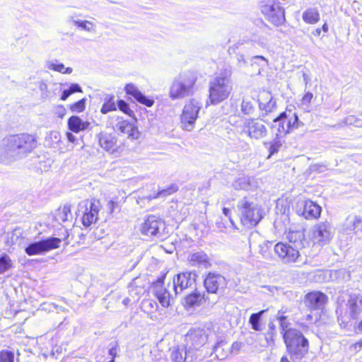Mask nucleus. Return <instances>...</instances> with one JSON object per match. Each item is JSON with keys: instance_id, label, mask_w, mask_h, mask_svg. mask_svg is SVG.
<instances>
[{"instance_id": "obj_1", "label": "nucleus", "mask_w": 362, "mask_h": 362, "mask_svg": "<svg viewBox=\"0 0 362 362\" xmlns=\"http://www.w3.org/2000/svg\"><path fill=\"white\" fill-rule=\"evenodd\" d=\"M197 275L195 272H185L177 274L174 276L173 283H170L167 286H164L165 276H163L157 279L152 284V293L157 298L160 305L164 308H168L170 305V300L173 295L170 289L176 296L188 288H194L196 284Z\"/></svg>"}, {"instance_id": "obj_2", "label": "nucleus", "mask_w": 362, "mask_h": 362, "mask_svg": "<svg viewBox=\"0 0 362 362\" xmlns=\"http://www.w3.org/2000/svg\"><path fill=\"white\" fill-rule=\"evenodd\" d=\"M37 141L29 134L8 136L0 141V162L10 163L26 156L35 148Z\"/></svg>"}, {"instance_id": "obj_3", "label": "nucleus", "mask_w": 362, "mask_h": 362, "mask_svg": "<svg viewBox=\"0 0 362 362\" xmlns=\"http://www.w3.org/2000/svg\"><path fill=\"white\" fill-rule=\"evenodd\" d=\"M286 351L293 362H300L309 350V341L298 329H290L284 334Z\"/></svg>"}, {"instance_id": "obj_4", "label": "nucleus", "mask_w": 362, "mask_h": 362, "mask_svg": "<svg viewBox=\"0 0 362 362\" xmlns=\"http://www.w3.org/2000/svg\"><path fill=\"white\" fill-rule=\"evenodd\" d=\"M237 209L241 223L247 228L257 226L263 218L261 206L252 197H245L240 199Z\"/></svg>"}, {"instance_id": "obj_5", "label": "nucleus", "mask_w": 362, "mask_h": 362, "mask_svg": "<svg viewBox=\"0 0 362 362\" xmlns=\"http://www.w3.org/2000/svg\"><path fill=\"white\" fill-rule=\"evenodd\" d=\"M196 79L191 72H184L176 76L170 88L169 96L173 100L181 99L192 92Z\"/></svg>"}, {"instance_id": "obj_6", "label": "nucleus", "mask_w": 362, "mask_h": 362, "mask_svg": "<svg viewBox=\"0 0 362 362\" xmlns=\"http://www.w3.org/2000/svg\"><path fill=\"white\" fill-rule=\"evenodd\" d=\"M231 90L232 83L229 76H216L210 83L209 100L213 104L219 103L228 98Z\"/></svg>"}, {"instance_id": "obj_7", "label": "nucleus", "mask_w": 362, "mask_h": 362, "mask_svg": "<svg viewBox=\"0 0 362 362\" xmlns=\"http://www.w3.org/2000/svg\"><path fill=\"white\" fill-rule=\"evenodd\" d=\"M261 11L267 20L275 26H279L285 21L284 8L277 0H262L261 1Z\"/></svg>"}, {"instance_id": "obj_8", "label": "nucleus", "mask_w": 362, "mask_h": 362, "mask_svg": "<svg viewBox=\"0 0 362 362\" xmlns=\"http://www.w3.org/2000/svg\"><path fill=\"white\" fill-rule=\"evenodd\" d=\"M202 104L195 99L190 100L182 110L180 116V126L183 130L191 132L194 129Z\"/></svg>"}, {"instance_id": "obj_9", "label": "nucleus", "mask_w": 362, "mask_h": 362, "mask_svg": "<svg viewBox=\"0 0 362 362\" xmlns=\"http://www.w3.org/2000/svg\"><path fill=\"white\" fill-rule=\"evenodd\" d=\"M100 203L98 200H83L78 204V213H81L82 223L85 227L90 226L98 220V214L100 209Z\"/></svg>"}, {"instance_id": "obj_10", "label": "nucleus", "mask_w": 362, "mask_h": 362, "mask_svg": "<svg viewBox=\"0 0 362 362\" xmlns=\"http://www.w3.org/2000/svg\"><path fill=\"white\" fill-rule=\"evenodd\" d=\"M241 134L247 135L250 139L259 140L267 136L268 130L264 120L249 118L244 121Z\"/></svg>"}, {"instance_id": "obj_11", "label": "nucleus", "mask_w": 362, "mask_h": 362, "mask_svg": "<svg viewBox=\"0 0 362 362\" xmlns=\"http://www.w3.org/2000/svg\"><path fill=\"white\" fill-rule=\"evenodd\" d=\"M165 229V221L160 216L151 214L145 218L141 232L146 235L163 238Z\"/></svg>"}, {"instance_id": "obj_12", "label": "nucleus", "mask_w": 362, "mask_h": 362, "mask_svg": "<svg viewBox=\"0 0 362 362\" xmlns=\"http://www.w3.org/2000/svg\"><path fill=\"white\" fill-rule=\"evenodd\" d=\"M61 239L55 237L48 238L29 244L25 249L28 255H42L52 250L58 248Z\"/></svg>"}, {"instance_id": "obj_13", "label": "nucleus", "mask_w": 362, "mask_h": 362, "mask_svg": "<svg viewBox=\"0 0 362 362\" xmlns=\"http://www.w3.org/2000/svg\"><path fill=\"white\" fill-rule=\"evenodd\" d=\"M274 253L284 264H292L298 262L299 250L288 243H278L274 247Z\"/></svg>"}, {"instance_id": "obj_14", "label": "nucleus", "mask_w": 362, "mask_h": 362, "mask_svg": "<svg viewBox=\"0 0 362 362\" xmlns=\"http://www.w3.org/2000/svg\"><path fill=\"white\" fill-rule=\"evenodd\" d=\"M213 335L212 332L209 328H193L189 331L186 338L190 346L196 349L203 346Z\"/></svg>"}, {"instance_id": "obj_15", "label": "nucleus", "mask_w": 362, "mask_h": 362, "mask_svg": "<svg viewBox=\"0 0 362 362\" xmlns=\"http://www.w3.org/2000/svg\"><path fill=\"white\" fill-rule=\"evenodd\" d=\"M334 229L330 223L325 221L316 224L313 229L314 240L320 245L329 242L334 235Z\"/></svg>"}, {"instance_id": "obj_16", "label": "nucleus", "mask_w": 362, "mask_h": 362, "mask_svg": "<svg viewBox=\"0 0 362 362\" xmlns=\"http://www.w3.org/2000/svg\"><path fill=\"white\" fill-rule=\"evenodd\" d=\"M204 285L208 293H216L219 289L227 285L226 278L216 272H209L206 274Z\"/></svg>"}, {"instance_id": "obj_17", "label": "nucleus", "mask_w": 362, "mask_h": 362, "mask_svg": "<svg viewBox=\"0 0 362 362\" xmlns=\"http://www.w3.org/2000/svg\"><path fill=\"white\" fill-rule=\"evenodd\" d=\"M327 296L320 291L310 292L305 296L304 303L310 310H320L327 302Z\"/></svg>"}, {"instance_id": "obj_18", "label": "nucleus", "mask_w": 362, "mask_h": 362, "mask_svg": "<svg viewBox=\"0 0 362 362\" xmlns=\"http://www.w3.org/2000/svg\"><path fill=\"white\" fill-rule=\"evenodd\" d=\"M188 261L191 266L201 269H207L212 266L211 259L202 250L192 252L188 257Z\"/></svg>"}, {"instance_id": "obj_19", "label": "nucleus", "mask_w": 362, "mask_h": 362, "mask_svg": "<svg viewBox=\"0 0 362 362\" xmlns=\"http://www.w3.org/2000/svg\"><path fill=\"white\" fill-rule=\"evenodd\" d=\"M345 305L346 309L351 312V315L359 317L362 312V294L360 293H348Z\"/></svg>"}, {"instance_id": "obj_20", "label": "nucleus", "mask_w": 362, "mask_h": 362, "mask_svg": "<svg viewBox=\"0 0 362 362\" xmlns=\"http://www.w3.org/2000/svg\"><path fill=\"white\" fill-rule=\"evenodd\" d=\"M99 144L105 151L114 153L117 151L118 146L117 144V138L114 134L107 132H100L98 135Z\"/></svg>"}, {"instance_id": "obj_21", "label": "nucleus", "mask_w": 362, "mask_h": 362, "mask_svg": "<svg viewBox=\"0 0 362 362\" xmlns=\"http://www.w3.org/2000/svg\"><path fill=\"white\" fill-rule=\"evenodd\" d=\"M336 312L338 315V322L340 327L343 329H350L354 321L358 317L351 315V312L348 310L346 309V310H344L342 304L337 308Z\"/></svg>"}, {"instance_id": "obj_22", "label": "nucleus", "mask_w": 362, "mask_h": 362, "mask_svg": "<svg viewBox=\"0 0 362 362\" xmlns=\"http://www.w3.org/2000/svg\"><path fill=\"white\" fill-rule=\"evenodd\" d=\"M115 129L120 133L127 134L129 138L132 139L139 138V132L137 128L127 120H118L115 125Z\"/></svg>"}, {"instance_id": "obj_23", "label": "nucleus", "mask_w": 362, "mask_h": 362, "mask_svg": "<svg viewBox=\"0 0 362 362\" xmlns=\"http://www.w3.org/2000/svg\"><path fill=\"white\" fill-rule=\"evenodd\" d=\"M127 94L133 96L139 103L147 107H151L154 100L144 95L134 85L129 83L125 86Z\"/></svg>"}, {"instance_id": "obj_24", "label": "nucleus", "mask_w": 362, "mask_h": 362, "mask_svg": "<svg viewBox=\"0 0 362 362\" xmlns=\"http://www.w3.org/2000/svg\"><path fill=\"white\" fill-rule=\"evenodd\" d=\"M321 207L310 200H306L303 202V209L302 215L306 219L317 218L320 216Z\"/></svg>"}, {"instance_id": "obj_25", "label": "nucleus", "mask_w": 362, "mask_h": 362, "mask_svg": "<svg viewBox=\"0 0 362 362\" xmlns=\"http://www.w3.org/2000/svg\"><path fill=\"white\" fill-rule=\"evenodd\" d=\"M259 107L261 110L264 111L265 114L273 112L276 109V100L269 92H264L261 95L259 100Z\"/></svg>"}, {"instance_id": "obj_26", "label": "nucleus", "mask_w": 362, "mask_h": 362, "mask_svg": "<svg viewBox=\"0 0 362 362\" xmlns=\"http://www.w3.org/2000/svg\"><path fill=\"white\" fill-rule=\"evenodd\" d=\"M282 119L286 122V132H290L291 129L298 127V117L296 113H292L291 111H289L288 114H287L286 112H281L280 115L276 118V120Z\"/></svg>"}, {"instance_id": "obj_27", "label": "nucleus", "mask_w": 362, "mask_h": 362, "mask_svg": "<svg viewBox=\"0 0 362 362\" xmlns=\"http://www.w3.org/2000/svg\"><path fill=\"white\" fill-rule=\"evenodd\" d=\"M249 144L246 141L239 140L238 144H236L235 150L230 148L227 149V156L233 163H237L240 160V156L238 152L247 151L249 150Z\"/></svg>"}, {"instance_id": "obj_28", "label": "nucleus", "mask_w": 362, "mask_h": 362, "mask_svg": "<svg viewBox=\"0 0 362 362\" xmlns=\"http://www.w3.org/2000/svg\"><path fill=\"white\" fill-rule=\"evenodd\" d=\"M89 125L88 122L83 121L78 116H71L68 119L69 129L76 133L87 129Z\"/></svg>"}, {"instance_id": "obj_29", "label": "nucleus", "mask_w": 362, "mask_h": 362, "mask_svg": "<svg viewBox=\"0 0 362 362\" xmlns=\"http://www.w3.org/2000/svg\"><path fill=\"white\" fill-rule=\"evenodd\" d=\"M205 300V294L196 290L185 297L184 304L187 307L199 306L202 305Z\"/></svg>"}, {"instance_id": "obj_30", "label": "nucleus", "mask_w": 362, "mask_h": 362, "mask_svg": "<svg viewBox=\"0 0 362 362\" xmlns=\"http://www.w3.org/2000/svg\"><path fill=\"white\" fill-rule=\"evenodd\" d=\"M286 238L288 240L289 243H293V246L298 250L304 247L303 242L305 240V235L301 230H290L286 235Z\"/></svg>"}, {"instance_id": "obj_31", "label": "nucleus", "mask_w": 362, "mask_h": 362, "mask_svg": "<svg viewBox=\"0 0 362 362\" xmlns=\"http://www.w3.org/2000/svg\"><path fill=\"white\" fill-rule=\"evenodd\" d=\"M184 351V362H199L203 359L202 351L199 349L189 346Z\"/></svg>"}, {"instance_id": "obj_32", "label": "nucleus", "mask_w": 362, "mask_h": 362, "mask_svg": "<svg viewBox=\"0 0 362 362\" xmlns=\"http://www.w3.org/2000/svg\"><path fill=\"white\" fill-rule=\"evenodd\" d=\"M71 218L72 214L69 204H65L63 207L59 208L54 214V219L59 223L70 221Z\"/></svg>"}, {"instance_id": "obj_33", "label": "nucleus", "mask_w": 362, "mask_h": 362, "mask_svg": "<svg viewBox=\"0 0 362 362\" xmlns=\"http://www.w3.org/2000/svg\"><path fill=\"white\" fill-rule=\"evenodd\" d=\"M129 292L134 299H138L145 292L144 286L140 284L139 278L134 279L129 286Z\"/></svg>"}, {"instance_id": "obj_34", "label": "nucleus", "mask_w": 362, "mask_h": 362, "mask_svg": "<svg viewBox=\"0 0 362 362\" xmlns=\"http://www.w3.org/2000/svg\"><path fill=\"white\" fill-rule=\"evenodd\" d=\"M45 66L48 69L53 70L62 74H70L73 71L72 68H65L64 65L62 63H58L57 59L47 62Z\"/></svg>"}, {"instance_id": "obj_35", "label": "nucleus", "mask_w": 362, "mask_h": 362, "mask_svg": "<svg viewBox=\"0 0 362 362\" xmlns=\"http://www.w3.org/2000/svg\"><path fill=\"white\" fill-rule=\"evenodd\" d=\"M345 226L349 230H362V218L358 216H349L346 221Z\"/></svg>"}, {"instance_id": "obj_36", "label": "nucleus", "mask_w": 362, "mask_h": 362, "mask_svg": "<svg viewBox=\"0 0 362 362\" xmlns=\"http://www.w3.org/2000/svg\"><path fill=\"white\" fill-rule=\"evenodd\" d=\"M303 19L308 23L313 24L319 21L320 14L315 8H309L303 13Z\"/></svg>"}, {"instance_id": "obj_37", "label": "nucleus", "mask_w": 362, "mask_h": 362, "mask_svg": "<svg viewBox=\"0 0 362 362\" xmlns=\"http://www.w3.org/2000/svg\"><path fill=\"white\" fill-rule=\"evenodd\" d=\"M13 268V262L6 254L0 256V274H4Z\"/></svg>"}, {"instance_id": "obj_38", "label": "nucleus", "mask_w": 362, "mask_h": 362, "mask_svg": "<svg viewBox=\"0 0 362 362\" xmlns=\"http://www.w3.org/2000/svg\"><path fill=\"white\" fill-rule=\"evenodd\" d=\"M266 312L265 310H261L257 313H252L249 318V323L251 325L252 329L255 331H261L260 320L263 314Z\"/></svg>"}, {"instance_id": "obj_39", "label": "nucleus", "mask_w": 362, "mask_h": 362, "mask_svg": "<svg viewBox=\"0 0 362 362\" xmlns=\"http://www.w3.org/2000/svg\"><path fill=\"white\" fill-rule=\"evenodd\" d=\"M116 105L115 102V97L113 95H107L105 98V102L100 109L103 114H107L109 112L116 110Z\"/></svg>"}, {"instance_id": "obj_40", "label": "nucleus", "mask_w": 362, "mask_h": 362, "mask_svg": "<svg viewBox=\"0 0 362 362\" xmlns=\"http://www.w3.org/2000/svg\"><path fill=\"white\" fill-rule=\"evenodd\" d=\"M185 351L180 347H173L170 349L171 362H184Z\"/></svg>"}, {"instance_id": "obj_41", "label": "nucleus", "mask_w": 362, "mask_h": 362, "mask_svg": "<svg viewBox=\"0 0 362 362\" xmlns=\"http://www.w3.org/2000/svg\"><path fill=\"white\" fill-rule=\"evenodd\" d=\"M177 190V187L175 185H171L170 187L163 189L162 190H159L156 194L153 195H149L146 198L148 201H151L153 199H157L159 197H165L173 192H175Z\"/></svg>"}, {"instance_id": "obj_42", "label": "nucleus", "mask_w": 362, "mask_h": 362, "mask_svg": "<svg viewBox=\"0 0 362 362\" xmlns=\"http://www.w3.org/2000/svg\"><path fill=\"white\" fill-rule=\"evenodd\" d=\"M69 21L73 23L76 26L86 31L90 32L93 30V23L90 21L75 20L73 16L69 17Z\"/></svg>"}, {"instance_id": "obj_43", "label": "nucleus", "mask_w": 362, "mask_h": 362, "mask_svg": "<svg viewBox=\"0 0 362 362\" xmlns=\"http://www.w3.org/2000/svg\"><path fill=\"white\" fill-rule=\"evenodd\" d=\"M276 319L279 322L280 329L281 330V332L282 334L283 339L284 338V334L286 332H287V331L290 329H296V328L289 327L290 323L286 320L287 317H286L284 315H281L280 311L278 312Z\"/></svg>"}, {"instance_id": "obj_44", "label": "nucleus", "mask_w": 362, "mask_h": 362, "mask_svg": "<svg viewBox=\"0 0 362 362\" xmlns=\"http://www.w3.org/2000/svg\"><path fill=\"white\" fill-rule=\"evenodd\" d=\"M240 110L244 115H250L254 113L255 107L250 100L244 98L241 103Z\"/></svg>"}, {"instance_id": "obj_45", "label": "nucleus", "mask_w": 362, "mask_h": 362, "mask_svg": "<svg viewBox=\"0 0 362 362\" xmlns=\"http://www.w3.org/2000/svg\"><path fill=\"white\" fill-rule=\"evenodd\" d=\"M250 186V179L245 177H240L236 180L233 183V187L235 189L248 190Z\"/></svg>"}, {"instance_id": "obj_46", "label": "nucleus", "mask_w": 362, "mask_h": 362, "mask_svg": "<svg viewBox=\"0 0 362 362\" xmlns=\"http://www.w3.org/2000/svg\"><path fill=\"white\" fill-rule=\"evenodd\" d=\"M268 327L269 329L266 334V340L269 344H274V339L276 336L275 325L273 322H269Z\"/></svg>"}, {"instance_id": "obj_47", "label": "nucleus", "mask_w": 362, "mask_h": 362, "mask_svg": "<svg viewBox=\"0 0 362 362\" xmlns=\"http://www.w3.org/2000/svg\"><path fill=\"white\" fill-rule=\"evenodd\" d=\"M86 99L82 98L78 101L70 105L69 109L73 112L80 113L83 112L86 108Z\"/></svg>"}, {"instance_id": "obj_48", "label": "nucleus", "mask_w": 362, "mask_h": 362, "mask_svg": "<svg viewBox=\"0 0 362 362\" xmlns=\"http://www.w3.org/2000/svg\"><path fill=\"white\" fill-rule=\"evenodd\" d=\"M14 354L9 350H1L0 351V362H13Z\"/></svg>"}, {"instance_id": "obj_49", "label": "nucleus", "mask_w": 362, "mask_h": 362, "mask_svg": "<svg viewBox=\"0 0 362 362\" xmlns=\"http://www.w3.org/2000/svg\"><path fill=\"white\" fill-rule=\"evenodd\" d=\"M271 243H264L262 245H259V252L262 255V257L267 259H272V255L269 251V245Z\"/></svg>"}, {"instance_id": "obj_50", "label": "nucleus", "mask_w": 362, "mask_h": 362, "mask_svg": "<svg viewBox=\"0 0 362 362\" xmlns=\"http://www.w3.org/2000/svg\"><path fill=\"white\" fill-rule=\"evenodd\" d=\"M265 145H269V157L274 155V153L279 151V148L281 146V142L278 139H274L272 142L267 144L265 143Z\"/></svg>"}, {"instance_id": "obj_51", "label": "nucleus", "mask_w": 362, "mask_h": 362, "mask_svg": "<svg viewBox=\"0 0 362 362\" xmlns=\"http://www.w3.org/2000/svg\"><path fill=\"white\" fill-rule=\"evenodd\" d=\"M117 106L121 111L128 115L129 116H132L134 115V112L129 108V104L127 103L124 100H118Z\"/></svg>"}, {"instance_id": "obj_52", "label": "nucleus", "mask_w": 362, "mask_h": 362, "mask_svg": "<svg viewBox=\"0 0 362 362\" xmlns=\"http://www.w3.org/2000/svg\"><path fill=\"white\" fill-rule=\"evenodd\" d=\"M327 169V165L325 163H315L310 165V170L315 173H324Z\"/></svg>"}, {"instance_id": "obj_53", "label": "nucleus", "mask_w": 362, "mask_h": 362, "mask_svg": "<svg viewBox=\"0 0 362 362\" xmlns=\"http://www.w3.org/2000/svg\"><path fill=\"white\" fill-rule=\"evenodd\" d=\"M252 60L254 64H258L263 67L268 65V60L260 55L253 57Z\"/></svg>"}, {"instance_id": "obj_54", "label": "nucleus", "mask_w": 362, "mask_h": 362, "mask_svg": "<svg viewBox=\"0 0 362 362\" xmlns=\"http://www.w3.org/2000/svg\"><path fill=\"white\" fill-rule=\"evenodd\" d=\"M274 122H279V126L278 128V132L280 135L288 134L289 132H286V122L284 119L282 120H276V118L274 119Z\"/></svg>"}, {"instance_id": "obj_55", "label": "nucleus", "mask_w": 362, "mask_h": 362, "mask_svg": "<svg viewBox=\"0 0 362 362\" xmlns=\"http://www.w3.org/2000/svg\"><path fill=\"white\" fill-rule=\"evenodd\" d=\"M142 306L144 308V310H146L148 308H156V309L158 307V305H157L156 302H155L152 300H146L142 303Z\"/></svg>"}, {"instance_id": "obj_56", "label": "nucleus", "mask_w": 362, "mask_h": 362, "mask_svg": "<svg viewBox=\"0 0 362 362\" xmlns=\"http://www.w3.org/2000/svg\"><path fill=\"white\" fill-rule=\"evenodd\" d=\"M67 90L70 92L71 94L83 92L81 87L78 83H71Z\"/></svg>"}, {"instance_id": "obj_57", "label": "nucleus", "mask_w": 362, "mask_h": 362, "mask_svg": "<svg viewBox=\"0 0 362 362\" xmlns=\"http://www.w3.org/2000/svg\"><path fill=\"white\" fill-rule=\"evenodd\" d=\"M313 98V94L310 92H307L302 98V103L304 105L309 104Z\"/></svg>"}, {"instance_id": "obj_58", "label": "nucleus", "mask_w": 362, "mask_h": 362, "mask_svg": "<svg viewBox=\"0 0 362 362\" xmlns=\"http://www.w3.org/2000/svg\"><path fill=\"white\" fill-rule=\"evenodd\" d=\"M117 348H118V344H117V342H115L114 344V345H112V346L109 350V355H110L112 356V358H113V359H115V358L116 357V356L117 354Z\"/></svg>"}, {"instance_id": "obj_59", "label": "nucleus", "mask_w": 362, "mask_h": 362, "mask_svg": "<svg viewBox=\"0 0 362 362\" xmlns=\"http://www.w3.org/2000/svg\"><path fill=\"white\" fill-rule=\"evenodd\" d=\"M56 114L58 115V117L62 118L66 114V109L63 105H58L56 107Z\"/></svg>"}, {"instance_id": "obj_60", "label": "nucleus", "mask_w": 362, "mask_h": 362, "mask_svg": "<svg viewBox=\"0 0 362 362\" xmlns=\"http://www.w3.org/2000/svg\"><path fill=\"white\" fill-rule=\"evenodd\" d=\"M71 94L70 93V92L66 89V90H64L62 93V95H61V100H67V98L71 95Z\"/></svg>"}, {"instance_id": "obj_61", "label": "nucleus", "mask_w": 362, "mask_h": 362, "mask_svg": "<svg viewBox=\"0 0 362 362\" xmlns=\"http://www.w3.org/2000/svg\"><path fill=\"white\" fill-rule=\"evenodd\" d=\"M66 138H67L68 141L71 143H74L76 141L75 136L71 132L66 133Z\"/></svg>"}, {"instance_id": "obj_62", "label": "nucleus", "mask_w": 362, "mask_h": 362, "mask_svg": "<svg viewBox=\"0 0 362 362\" xmlns=\"http://www.w3.org/2000/svg\"><path fill=\"white\" fill-rule=\"evenodd\" d=\"M107 206H108L110 213H112L114 211L115 202H114L113 201H110L107 204Z\"/></svg>"}, {"instance_id": "obj_63", "label": "nucleus", "mask_w": 362, "mask_h": 362, "mask_svg": "<svg viewBox=\"0 0 362 362\" xmlns=\"http://www.w3.org/2000/svg\"><path fill=\"white\" fill-rule=\"evenodd\" d=\"M238 61L239 62V64H246V61L244 58V56L243 55H238Z\"/></svg>"}, {"instance_id": "obj_64", "label": "nucleus", "mask_w": 362, "mask_h": 362, "mask_svg": "<svg viewBox=\"0 0 362 362\" xmlns=\"http://www.w3.org/2000/svg\"><path fill=\"white\" fill-rule=\"evenodd\" d=\"M303 81H304V82H305V85H307V84H308V81H310V77H309V76H308L307 74L303 73Z\"/></svg>"}]
</instances>
